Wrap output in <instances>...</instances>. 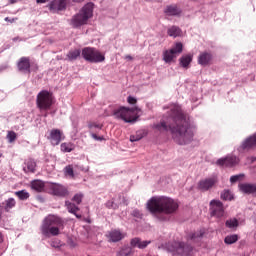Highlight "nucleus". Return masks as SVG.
<instances>
[{"instance_id":"nucleus-1","label":"nucleus","mask_w":256,"mask_h":256,"mask_svg":"<svg viewBox=\"0 0 256 256\" xmlns=\"http://www.w3.org/2000/svg\"><path fill=\"white\" fill-rule=\"evenodd\" d=\"M154 127L157 131H170L173 141L178 145H189L197 133V126L183 114L179 104L173 105L166 120Z\"/></svg>"},{"instance_id":"nucleus-2","label":"nucleus","mask_w":256,"mask_h":256,"mask_svg":"<svg viewBox=\"0 0 256 256\" xmlns=\"http://www.w3.org/2000/svg\"><path fill=\"white\" fill-rule=\"evenodd\" d=\"M147 209L158 219V221H167V215L177 213L179 202L167 196H154L147 202Z\"/></svg>"},{"instance_id":"nucleus-3","label":"nucleus","mask_w":256,"mask_h":256,"mask_svg":"<svg viewBox=\"0 0 256 256\" xmlns=\"http://www.w3.org/2000/svg\"><path fill=\"white\" fill-rule=\"evenodd\" d=\"M65 225V221L57 215L49 214L42 222L40 231L44 237H57L61 227Z\"/></svg>"},{"instance_id":"nucleus-4","label":"nucleus","mask_w":256,"mask_h":256,"mask_svg":"<svg viewBox=\"0 0 256 256\" xmlns=\"http://www.w3.org/2000/svg\"><path fill=\"white\" fill-rule=\"evenodd\" d=\"M141 109L139 107L120 106L112 111V117L124 123H136L140 117Z\"/></svg>"},{"instance_id":"nucleus-5","label":"nucleus","mask_w":256,"mask_h":256,"mask_svg":"<svg viewBox=\"0 0 256 256\" xmlns=\"http://www.w3.org/2000/svg\"><path fill=\"white\" fill-rule=\"evenodd\" d=\"M93 2H89L84 5L78 14L74 15L71 19V25L75 29L82 27V25H87L88 21L93 17Z\"/></svg>"},{"instance_id":"nucleus-6","label":"nucleus","mask_w":256,"mask_h":256,"mask_svg":"<svg viewBox=\"0 0 256 256\" xmlns=\"http://www.w3.org/2000/svg\"><path fill=\"white\" fill-rule=\"evenodd\" d=\"M36 105L40 111H49L53 105V95L47 90H42L37 95Z\"/></svg>"},{"instance_id":"nucleus-7","label":"nucleus","mask_w":256,"mask_h":256,"mask_svg":"<svg viewBox=\"0 0 256 256\" xmlns=\"http://www.w3.org/2000/svg\"><path fill=\"white\" fill-rule=\"evenodd\" d=\"M82 57L89 63H103V61H105V55L99 50L91 47L82 49Z\"/></svg>"},{"instance_id":"nucleus-8","label":"nucleus","mask_w":256,"mask_h":256,"mask_svg":"<svg viewBox=\"0 0 256 256\" xmlns=\"http://www.w3.org/2000/svg\"><path fill=\"white\" fill-rule=\"evenodd\" d=\"M167 248L168 251H170V253H173L174 255L189 256L193 253L192 246L183 242L169 243Z\"/></svg>"},{"instance_id":"nucleus-9","label":"nucleus","mask_w":256,"mask_h":256,"mask_svg":"<svg viewBox=\"0 0 256 256\" xmlns=\"http://www.w3.org/2000/svg\"><path fill=\"white\" fill-rule=\"evenodd\" d=\"M210 215L211 217H216L217 219H221L225 215V207L223 206V202L220 200H212L210 202Z\"/></svg>"},{"instance_id":"nucleus-10","label":"nucleus","mask_w":256,"mask_h":256,"mask_svg":"<svg viewBox=\"0 0 256 256\" xmlns=\"http://www.w3.org/2000/svg\"><path fill=\"white\" fill-rule=\"evenodd\" d=\"M239 157L228 155L224 158H220L216 161V165L219 167H235L236 165H239Z\"/></svg>"},{"instance_id":"nucleus-11","label":"nucleus","mask_w":256,"mask_h":256,"mask_svg":"<svg viewBox=\"0 0 256 256\" xmlns=\"http://www.w3.org/2000/svg\"><path fill=\"white\" fill-rule=\"evenodd\" d=\"M68 0H53L49 4V10L52 13H59V11H65L67 9Z\"/></svg>"},{"instance_id":"nucleus-12","label":"nucleus","mask_w":256,"mask_h":256,"mask_svg":"<svg viewBox=\"0 0 256 256\" xmlns=\"http://www.w3.org/2000/svg\"><path fill=\"white\" fill-rule=\"evenodd\" d=\"M47 139L50 140L51 145L55 147L63 141V132L59 129H52Z\"/></svg>"},{"instance_id":"nucleus-13","label":"nucleus","mask_w":256,"mask_h":256,"mask_svg":"<svg viewBox=\"0 0 256 256\" xmlns=\"http://www.w3.org/2000/svg\"><path fill=\"white\" fill-rule=\"evenodd\" d=\"M50 191H52V195H55L56 197H69V190L61 184L52 185Z\"/></svg>"},{"instance_id":"nucleus-14","label":"nucleus","mask_w":256,"mask_h":256,"mask_svg":"<svg viewBox=\"0 0 256 256\" xmlns=\"http://www.w3.org/2000/svg\"><path fill=\"white\" fill-rule=\"evenodd\" d=\"M254 147H256V133L246 138L238 148V151H249Z\"/></svg>"},{"instance_id":"nucleus-15","label":"nucleus","mask_w":256,"mask_h":256,"mask_svg":"<svg viewBox=\"0 0 256 256\" xmlns=\"http://www.w3.org/2000/svg\"><path fill=\"white\" fill-rule=\"evenodd\" d=\"M149 245H151V240H141L139 237L130 240V247H132V249H147Z\"/></svg>"},{"instance_id":"nucleus-16","label":"nucleus","mask_w":256,"mask_h":256,"mask_svg":"<svg viewBox=\"0 0 256 256\" xmlns=\"http://www.w3.org/2000/svg\"><path fill=\"white\" fill-rule=\"evenodd\" d=\"M215 183H217V178H206L199 181L198 189H200V191H209V189H213Z\"/></svg>"},{"instance_id":"nucleus-17","label":"nucleus","mask_w":256,"mask_h":256,"mask_svg":"<svg viewBox=\"0 0 256 256\" xmlns=\"http://www.w3.org/2000/svg\"><path fill=\"white\" fill-rule=\"evenodd\" d=\"M17 67L21 73H31V62L28 57L20 58Z\"/></svg>"},{"instance_id":"nucleus-18","label":"nucleus","mask_w":256,"mask_h":256,"mask_svg":"<svg viewBox=\"0 0 256 256\" xmlns=\"http://www.w3.org/2000/svg\"><path fill=\"white\" fill-rule=\"evenodd\" d=\"M164 13L167 17H181L183 11L177 5H169L164 9Z\"/></svg>"},{"instance_id":"nucleus-19","label":"nucleus","mask_w":256,"mask_h":256,"mask_svg":"<svg viewBox=\"0 0 256 256\" xmlns=\"http://www.w3.org/2000/svg\"><path fill=\"white\" fill-rule=\"evenodd\" d=\"M238 187L242 193L256 197V184L242 183Z\"/></svg>"},{"instance_id":"nucleus-20","label":"nucleus","mask_w":256,"mask_h":256,"mask_svg":"<svg viewBox=\"0 0 256 256\" xmlns=\"http://www.w3.org/2000/svg\"><path fill=\"white\" fill-rule=\"evenodd\" d=\"M124 237L125 235L120 230H111L107 235L110 243H119Z\"/></svg>"},{"instance_id":"nucleus-21","label":"nucleus","mask_w":256,"mask_h":256,"mask_svg":"<svg viewBox=\"0 0 256 256\" xmlns=\"http://www.w3.org/2000/svg\"><path fill=\"white\" fill-rule=\"evenodd\" d=\"M37 167V163L35 160L29 158L24 161L23 171L24 173H35V169Z\"/></svg>"},{"instance_id":"nucleus-22","label":"nucleus","mask_w":256,"mask_h":256,"mask_svg":"<svg viewBox=\"0 0 256 256\" xmlns=\"http://www.w3.org/2000/svg\"><path fill=\"white\" fill-rule=\"evenodd\" d=\"M135 255V251L129 245H124L118 249L116 252V256H133Z\"/></svg>"},{"instance_id":"nucleus-23","label":"nucleus","mask_w":256,"mask_h":256,"mask_svg":"<svg viewBox=\"0 0 256 256\" xmlns=\"http://www.w3.org/2000/svg\"><path fill=\"white\" fill-rule=\"evenodd\" d=\"M211 59H213L211 53L203 52L198 57V63L202 66L209 65V63H211Z\"/></svg>"},{"instance_id":"nucleus-24","label":"nucleus","mask_w":256,"mask_h":256,"mask_svg":"<svg viewBox=\"0 0 256 256\" xmlns=\"http://www.w3.org/2000/svg\"><path fill=\"white\" fill-rule=\"evenodd\" d=\"M65 206L67 207L69 213H72V215H75V217H77V219H81V214L77 213V211H79V206H77L69 201L65 202Z\"/></svg>"},{"instance_id":"nucleus-25","label":"nucleus","mask_w":256,"mask_h":256,"mask_svg":"<svg viewBox=\"0 0 256 256\" xmlns=\"http://www.w3.org/2000/svg\"><path fill=\"white\" fill-rule=\"evenodd\" d=\"M167 33L169 37H173L174 39L183 35V31L181 30V28H179V26H171L170 28H168Z\"/></svg>"},{"instance_id":"nucleus-26","label":"nucleus","mask_w":256,"mask_h":256,"mask_svg":"<svg viewBox=\"0 0 256 256\" xmlns=\"http://www.w3.org/2000/svg\"><path fill=\"white\" fill-rule=\"evenodd\" d=\"M203 235H205V230H200L196 233H192L188 236V241H191L192 243H197L201 241Z\"/></svg>"},{"instance_id":"nucleus-27","label":"nucleus","mask_w":256,"mask_h":256,"mask_svg":"<svg viewBox=\"0 0 256 256\" xmlns=\"http://www.w3.org/2000/svg\"><path fill=\"white\" fill-rule=\"evenodd\" d=\"M31 189L37 191L38 193H41V191L45 189V182L41 180H34L31 182Z\"/></svg>"},{"instance_id":"nucleus-28","label":"nucleus","mask_w":256,"mask_h":256,"mask_svg":"<svg viewBox=\"0 0 256 256\" xmlns=\"http://www.w3.org/2000/svg\"><path fill=\"white\" fill-rule=\"evenodd\" d=\"M60 149L62 153H71V151H75V145L73 142H64L60 145Z\"/></svg>"},{"instance_id":"nucleus-29","label":"nucleus","mask_w":256,"mask_h":256,"mask_svg":"<svg viewBox=\"0 0 256 256\" xmlns=\"http://www.w3.org/2000/svg\"><path fill=\"white\" fill-rule=\"evenodd\" d=\"M175 57H177V55L174 54L172 50H165L163 52V61L165 63H171Z\"/></svg>"},{"instance_id":"nucleus-30","label":"nucleus","mask_w":256,"mask_h":256,"mask_svg":"<svg viewBox=\"0 0 256 256\" xmlns=\"http://www.w3.org/2000/svg\"><path fill=\"white\" fill-rule=\"evenodd\" d=\"M81 56V50L75 49V50H70L67 54V59L68 61H76L77 58Z\"/></svg>"},{"instance_id":"nucleus-31","label":"nucleus","mask_w":256,"mask_h":256,"mask_svg":"<svg viewBox=\"0 0 256 256\" xmlns=\"http://www.w3.org/2000/svg\"><path fill=\"white\" fill-rule=\"evenodd\" d=\"M239 241V235L237 234H231L224 238V243L226 245H233L234 243H237Z\"/></svg>"},{"instance_id":"nucleus-32","label":"nucleus","mask_w":256,"mask_h":256,"mask_svg":"<svg viewBox=\"0 0 256 256\" xmlns=\"http://www.w3.org/2000/svg\"><path fill=\"white\" fill-rule=\"evenodd\" d=\"M180 65L181 67H189V65L191 64V61H193V56L191 55H184L182 56L180 59Z\"/></svg>"},{"instance_id":"nucleus-33","label":"nucleus","mask_w":256,"mask_h":256,"mask_svg":"<svg viewBox=\"0 0 256 256\" xmlns=\"http://www.w3.org/2000/svg\"><path fill=\"white\" fill-rule=\"evenodd\" d=\"M225 226L228 229H236L237 227H239V220H237L236 218L228 219L225 222Z\"/></svg>"},{"instance_id":"nucleus-34","label":"nucleus","mask_w":256,"mask_h":256,"mask_svg":"<svg viewBox=\"0 0 256 256\" xmlns=\"http://www.w3.org/2000/svg\"><path fill=\"white\" fill-rule=\"evenodd\" d=\"M170 51L174 52V55L176 56L183 53V43H175L174 46L170 49Z\"/></svg>"},{"instance_id":"nucleus-35","label":"nucleus","mask_w":256,"mask_h":256,"mask_svg":"<svg viewBox=\"0 0 256 256\" xmlns=\"http://www.w3.org/2000/svg\"><path fill=\"white\" fill-rule=\"evenodd\" d=\"M15 195L18 196L20 201H26V199H29L30 197L29 192H27V190L17 191L15 192Z\"/></svg>"},{"instance_id":"nucleus-36","label":"nucleus","mask_w":256,"mask_h":256,"mask_svg":"<svg viewBox=\"0 0 256 256\" xmlns=\"http://www.w3.org/2000/svg\"><path fill=\"white\" fill-rule=\"evenodd\" d=\"M6 139H8V143H15L17 140V133H15V131H8Z\"/></svg>"},{"instance_id":"nucleus-37","label":"nucleus","mask_w":256,"mask_h":256,"mask_svg":"<svg viewBox=\"0 0 256 256\" xmlns=\"http://www.w3.org/2000/svg\"><path fill=\"white\" fill-rule=\"evenodd\" d=\"M221 199H223L224 201H232L233 194H231V192L229 190H224L221 193Z\"/></svg>"},{"instance_id":"nucleus-38","label":"nucleus","mask_w":256,"mask_h":256,"mask_svg":"<svg viewBox=\"0 0 256 256\" xmlns=\"http://www.w3.org/2000/svg\"><path fill=\"white\" fill-rule=\"evenodd\" d=\"M5 210L9 211L10 209H13V207H15L16 202L13 198H9L5 201Z\"/></svg>"},{"instance_id":"nucleus-39","label":"nucleus","mask_w":256,"mask_h":256,"mask_svg":"<svg viewBox=\"0 0 256 256\" xmlns=\"http://www.w3.org/2000/svg\"><path fill=\"white\" fill-rule=\"evenodd\" d=\"M64 173L68 175L69 177H75V174L73 172V166L68 165L64 168Z\"/></svg>"},{"instance_id":"nucleus-40","label":"nucleus","mask_w":256,"mask_h":256,"mask_svg":"<svg viewBox=\"0 0 256 256\" xmlns=\"http://www.w3.org/2000/svg\"><path fill=\"white\" fill-rule=\"evenodd\" d=\"M245 177V174H237L230 177V183H237V181H241Z\"/></svg>"},{"instance_id":"nucleus-41","label":"nucleus","mask_w":256,"mask_h":256,"mask_svg":"<svg viewBox=\"0 0 256 256\" xmlns=\"http://www.w3.org/2000/svg\"><path fill=\"white\" fill-rule=\"evenodd\" d=\"M72 201H74V203H77V205H81V202L83 201V194L78 193L74 195V197L72 198Z\"/></svg>"},{"instance_id":"nucleus-42","label":"nucleus","mask_w":256,"mask_h":256,"mask_svg":"<svg viewBox=\"0 0 256 256\" xmlns=\"http://www.w3.org/2000/svg\"><path fill=\"white\" fill-rule=\"evenodd\" d=\"M141 139H143V135H131L130 136V141L131 143H135V141H141Z\"/></svg>"},{"instance_id":"nucleus-43","label":"nucleus","mask_w":256,"mask_h":256,"mask_svg":"<svg viewBox=\"0 0 256 256\" xmlns=\"http://www.w3.org/2000/svg\"><path fill=\"white\" fill-rule=\"evenodd\" d=\"M88 127L89 129H102L103 125L91 122L90 124H88Z\"/></svg>"},{"instance_id":"nucleus-44","label":"nucleus","mask_w":256,"mask_h":256,"mask_svg":"<svg viewBox=\"0 0 256 256\" xmlns=\"http://www.w3.org/2000/svg\"><path fill=\"white\" fill-rule=\"evenodd\" d=\"M50 245H51V247H55L57 249V248L61 247V241L53 240Z\"/></svg>"},{"instance_id":"nucleus-45","label":"nucleus","mask_w":256,"mask_h":256,"mask_svg":"<svg viewBox=\"0 0 256 256\" xmlns=\"http://www.w3.org/2000/svg\"><path fill=\"white\" fill-rule=\"evenodd\" d=\"M127 101L130 105H135V103H137V98L133 96H128Z\"/></svg>"},{"instance_id":"nucleus-46","label":"nucleus","mask_w":256,"mask_h":256,"mask_svg":"<svg viewBox=\"0 0 256 256\" xmlns=\"http://www.w3.org/2000/svg\"><path fill=\"white\" fill-rule=\"evenodd\" d=\"M132 215H133V217H137L138 219H140L141 212L139 210L135 209L132 211Z\"/></svg>"},{"instance_id":"nucleus-47","label":"nucleus","mask_w":256,"mask_h":256,"mask_svg":"<svg viewBox=\"0 0 256 256\" xmlns=\"http://www.w3.org/2000/svg\"><path fill=\"white\" fill-rule=\"evenodd\" d=\"M91 137L92 139H95V141H103V137L97 136L95 133H92Z\"/></svg>"},{"instance_id":"nucleus-48","label":"nucleus","mask_w":256,"mask_h":256,"mask_svg":"<svg viewBox=\"0 0 256 256\" xmlns=\"http://www.w3.org/2000/svg\"><path fill=\"white\" fill-rule=\"evenodd\" d=\"M5 21H7L8 23H15V21H17V18L10 19L9 17H6Z\"/></svg>"},{"instance_id":"nucleus-49","label":"nucleus","mask_w":256,"mask_h":256,"mask_svg":"<svg viewBox=\"0 0 256 256\" xmlns=\"http://www.w3.org/2000/svg\"><path fill=\"white\" fill-rule=\"evenodd\" d=\"M125 59H127L128 61H133V56L131 55H126Z\"/></svg>"},{"instance_id":"nucleus-50","label":"nucleus","mask_w":256,"mask_h":256,"mask_svg":"<svg viewBox=\"0 0 256 256\" xmlns=\"http://www.w3.org/2000/svg\"><path fill=\"white\" fill-rule=\"evenodd\" d=\"M106 207H108V208L113 207V202L108 201V202L106 203Z\"/></svg>"},{"instance_id":"nucleus-51","label":"nucleus","mask_w":256,"mask_h":256,"mask_svg":"<svg viewBox=\"0 0 256 256\" xmlns=\"http://www.w3.org/2000/svg\"><path fill=\"white\" fill-rule=\"evenodd\" d=\"M48 0H36L37 3H47Z\"/></svg>"},{"instance_id":"nucleus-52","label":"nucleus","mask_w":256,"mask_h":256,"mask_svg":"<svg viewBox=\"0 0 256 256\" xmlns=\"http://www.w3.org/2000/svg\"><path fill=\"white\" fill-rule=\"evenodd\" d=\"M74 3H83L85 0H72Z\"/></svg>"},{"instance_id":"nucleus-53","label":"nucleus","mask_w":256,"mask_h":256,"mask_svg":"<svg viewBox=\"0 0 256 256\" xmlns=\"http://www.w3.org/2000/svg\"><path fill=\"white\" fill-rule=\"evenodd\" d=\"M1 241H3V236L0 233V243H1Z\"/></svg>"},{"instance_id":"nucleus-54","label":"nucleus","mask_w":256,"mask_h":256,"mask_svg":"<svg viewBox=\"0 0 256 256\" xmlns=\"http://www.w3.org/2000/svg\"><path fill=\"white\" fill-rule=\"evenodd\" d=\"M18 40H19V38H17V37H16V38H13V41H18Z\"/></svg>"},{"instance_id":"nucleus-55","label":"nucleus","mask_w":256,"mask_h":256,"mask_svg":"<svg viewBox=\"0 0 256 256\" xmlns=\"http://www.w3.org/2000/svg\"><path fill=\"white\" fill-rule=\"evenodd\" d=\"M73 127H77V124H75V122H73Z\"/></svg>"},{"instance_id":"nucleus-56","label":"nucleus","mask_w":256,"mask_h":256,"mask_svg":"<svg viewBox=\"0 0 256 256\" xmlns=\"http://www.w3.org/2000/svg\"><path fill=\"white\" fill-rule=\"evenodd\" d=\"M10 3H15V0H10Z\"/></svg>"},{"instance_id":"nucleus-57","label":"nucleus","mask_w":256,"mask_h":256,"mask_svg":"<svg viewBox=\"0 0 256 256\" xmlns=\"http://www.w3.org/2000/svg\"><path fill=\"white\" fill-rule=\"evenodd\" d=\"M1 157H3V154H2V153H0V158H1Z\"/></svg>"}]
</instances>
